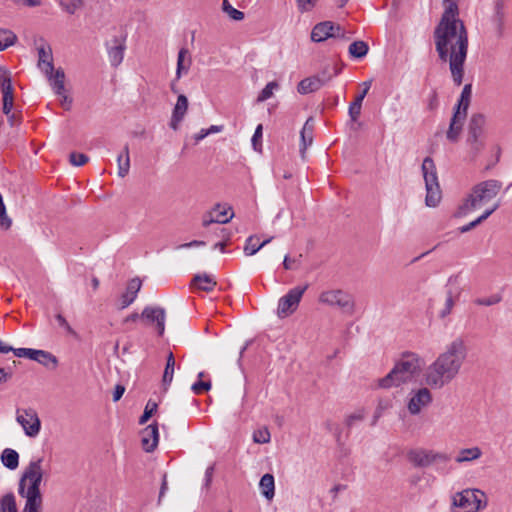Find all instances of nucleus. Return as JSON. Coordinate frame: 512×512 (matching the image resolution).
<instances>
[{
  "label": "nucleus",
  "mask_w": 512,
  "mask_h": 512,
  "mask_svg": "<svg viewBox=\"0 0 512 512\" xmlns=\"http://www.w3.org/2000/svg\"><path fill=\"white\" fill-rule=\"evenodd\" d=\"M480 136H471L468 137V143L470 145V154L472 158H475L479 152L483 148V143L479 139Z\"/></svg>",
  "instance_id": "47"
},
{
  "label": "nucleus",
  "mask_w": 512,
  "mask_h": 512,
  "mask_svg": "<svg viewBox=\"0 0 512 512\" xmlns=\"http://www.w3.org/2000/svg\"><path fill=\"white\" fill-rule=\"evenodd\" d=\"M442 456L431 450L415 449L408 453L409 461L418 467H427L441 459Z\"/></svg>",
  "instance_id": "17"
},
{
  "label": "nucleus",
  "mask_w": 512,
  "mask_h": 512,
  "mask_svg": "<svg viewBox=\"0 0 512 512\" xmlns=\"http://www.w3.org/2000/svg\"><path fill=\"white\" fill-rule=\"evenodd\" d=\"M18 3L20 5L28 6V7H35L40 5L39 0H18Z\"/></svg>",
  "instance_id": "63"
},
{
  "label": "nucleus",
  "mask_w": 512,
  "mask_h": 512,
  "mask_svg": "<svg viewBox=\"0 0 512 512\" xmlns=\"http://www.w3.org/2000/svg\"><path fill=\"white\" fill-rule=\"evenodd\" d=\"M261 494L267 499L272 500L275 495V481L272 474H264L259 482Z\"/></svg>",
  "instance_id": "26"
},
{
  "label": "nucleus",
  "mask_w": 512,
  "mask_h": 512,
  "mask_svg": "<svg viewBox=\"0 0 512 512\" xmlns=\"http://www.w3.org/2000/svg\"><path fill=\"white\" fill-rule=\"evenodd\" d=\"M32 360L40 363L41 365L48 368H56L58 365V359L52 353L44 350L35 349Z\"/></svg>",
  "instance_id": "27"
},
{
  "label": "nucleus",
  "mask_w": 512,
  "mask_h": 512,
  "mask_svg": "<svg viewBox=\"0 0 512 512\" xmlns=\"http://www.w3.org/2000/svg\"><path fill=\"white\" fill-rule=\"evenodd\" d=\"M0 89L3 96V112L5 115H9L13 109L14 90L10 73L4 67H0Z\"/></svg>",
  "instance_id": "12"
},
{
  "label": "nucleus",
  "mask_w": 512,
  "mask_h": 512,
  "mask_svg": "<svg viewBox=\"0 0 512 512\" xmlns=\"http://www.w3.org/2000/svg\"><path fill=\"white\" fill-rule=\"evenodd\" d=\"M206 245V242L201 240H193L188 243L180 244L175 247L176 250L186 249V248H194V247H203Z\"/></svg>",
  "instance_id": "55"
},
{
  "label": "nucleus",
  "mask_w": 512,
  "mask_h": 512,
  "mask_svg": "<svg viewBox=\"0 0 512 512\" xmlns=\"http://www.w3.org/2000/svg\"><path fill=\"white\" fill-rule=\"evenodd\" d=\"M438 106V98L435 92L431 93L428 100V108L434 110Z\"/></svg>",
  "instance_id": "61"
},
{
  "label": "nucleus",
  "mask_w": 512,
  "mask_h": 512,
  "mask_svg": "<svg viewBox=\"0 0 512 512\" xmlns=\"http://www.w3.org/2000/svg\"><path fill=\"white\" fill-rule=\"evenodd\" d=\"M223 11L233 20L240 21L244 18V13L234 8L228 0L222 3Z\"/></svg>",
  "instance_id": "45"
},
{
  "label": "nucleus",
  "mask_w": 512,
  "mask_h": 512,
  "mask_svg": "<svg viewBox=\"0 0 512 512\" xmlns=\"http://www.w3.org/2000/svg\"><path fill=\"white\" fill-rule=\"evenodd\" d=\"M262 138V125L259 124L252 137V144L255 150H257V143Z\"/></svg>",
  "instance_id": "58"
},
{
  "label": "nucleus",
  "mask_w": 512,
  "mask_h": 512,
  "mask_svg": "<svg viewBox=\"0 0 512 512\" xmlns=\"http://www.w3.org/2000/svg\"><path fill=\"white\" fill-rule=\"evenodd\" d=\"M368 45L364 41H355L349 46V53L355 58H363L368 53Z\"/></svg>",
  "instance_id": "39"
},
{
  "label": "nucleus",
  "mask_w": 512,
  "mask_h": 512,
  "mask_svg": "<svg viewBox=\"0 0 512 512\" xmlns=\"http://www.w3.org/2000/svg\"><path fill=\"white\" fill-rule=\"evenodd\" d=\"M174 368H175V359L173 356V353L170 352L167 357V363L163 374V383L164 385H170V383L173 380V374H174Z\"/></svg>",
  "instance_id": "40"
},
{
  "label": "nucleus",
  "mask_w": 512,
  "mask_h": 512,
  "mask_svg": "<svg viewBox=\"0 0 512 512\" xmlns=\"http://www.w3.org/2000/svg\"><path fill=\"white\" fill-rule=\"evenodd\" d=\"M499 207V203H495L490 209H487L481 216H479L476 220L462 226L459 228L461 233H466L476 227L478 224L486 220L494 211H496Z\"/></svg>",
  "instance_id": "34"
},
{
  "label": "nucleus",
  "mask_w": 512,
  "mask_h": 512,
  "mask_svg": "<svg viewBox=\"0 0 512 512\" xmlns=\"http://www.w3.org/2000/svg\"><path fill=\"white\" fill-rule=\"evenodd\" d=\"M431 388L427 385L412 389L407 398V410L411 415H418L428 408L433 401Z\"/></svg>",
  "instance_id": "8"
},
{
  "label": "nucleus",
  "mask_w": 512,
  "mask_h": 512,
  "mask_svg": "<svg viewBox=\"0 0 512 512\" xmlns=\"http://www.w3.org/2000/svg\"><path fill=\"white\" fill-rule=\"evenodd\" d=\"M15 40L16 35L12 31L0 29V51L13 45Z\"/></svg>",
  "instance_id": "43"
},
{
  "label": "nucleus",
  "mask_w": 512,
  "mask_h": 512,
  "mask_svg": "<svg viewBox=\"0 0 512 512\" xmlns=\"http://www.w3.org/2000/svg\"><path fill=\"white\" fill-rule=\"evenodd\" d=\"M434 42L440 59L449 61L453 80L460 85L468 50V34L464 23L458 17L457 5L450 4L444 10L434 31Z\"/></svg>",
  "instance_id": "1"
},
{
  "label": "nucleus",
  "mask_w": 512,
  "mask_h": 512,
  "mask_svg": "<svg viewBox=\"0 0 512 512\" xmlns=\"http://www.w3.org/2000/svg\"><path fill=\"white\" fill-rule=\"evenodd\" d=\"M124 392H125V387L122 385H117L113 392V401L114 402L119 401L121 399V397L123 396Z\"/></svg>",
  "instance_id": "60"
},
{
  "label": "nucleus",
  "mask_w": 512,
  "mask_h": 512,
  "mask_svg": "<svg viewBox=\"0 0 512 512\" xmlns=\"http://www.w3.org/2000/svg\"><path fill=\"white\" fill-rule=\"evenodd\" d=\"M253 442L256 444H267L271 440V434L267 427H262L253 432Z\"/></svg>",
  "instance_id": "42"
},
{
  "label": "nucleus",
  "mask_w": 512,
  "mask_h": 512,
  "mask_svg": "<svg viewBox=\"0 0 512 512\" xmlns=\"http://www.w3.org/2000/svg\"><path fill=\"white\" fill-rule=\"evenodd\" d=\"M425 183V205L430 208L437 207L442 199V191L439 184L436 165L432 158L426 157L421 166Z\"/></svg>",
  "instance_id": "5"
},
{
  "label": "nucleus",
  "mask_w": 512,
  "mask_h": 512,
  "mask_svg": "<svg viewBox=\"0 0 512 512\" xmlns=\"http://www.w3.org/2000/svg\"><path fill=\"white\" fill-rule=\"evenodd\" d=\"M188 55V50L182 48L177 57V68H176V80H179L183 74H187L191 65V59L186 56Z\"/></svg>",
  "instance_id": "29"
},
{
  "label": "nucleus",
  "mask_w": 512,
  "mask_h": 512,
  "mask_svg": "<svg viewBox=\"0 0 512 512\" xmlns=\"http://www.w3.org/2000/svg\"><path fill=\"white\" fill-rule=\"evenodd\" d=\"M223 129H224L223 125H212L208 129H206V131H207V134L210 135V134L220 133L223 131Z\"/></svg>",
  "instance_id": "64"
},
{
  "label": "nucleus",
  "mask_w": 512,
  "mask_h": 512,
  "mask_svg": "<svg viewBox=\"0 0 512 512\" xmlns=\"http://www.w3.org/2000/svg\"><path fill=\"white\" fill-rule=\"evenodd\" d=\"M371 85H372V80H368V81L363 82L361 84L362 91L356 96L355 100H357V101L362 103L364 98H365V96L369 92V90L371 88Z\"/></svg>",
  "instance_id": "54"
},
{
  "label": "nucleus",
  "mask_w": 512,
  "mask_h": 512,
  "mask_svg": "<svg viewBox=\"0 0 512 512\" xmlns=\"http://www.w3.org/2000/svg\"><path fill=\"white\" fill-rule=\"evenodd\" d=\"M156 410H157V403L149 400L145 406L144 413L141 416L139 423L145 424L149 420V418L155 413Z\"/></svg>",
  "instance_id": "48"
},
{
  "label": "nucleus",
  "mask_w": 512,
  "mask_h": 512,
  "mask_svg": "<svg viewBox=\"0 0 512 512\" xmlns=\"http://www.w3.org/2000/svg\"><path fill=\"white\" fill-rule=\"evenodd\" d=\"M2 464L10 470H15L19 465V454L11 448H6L1 454Z\"/></svg>",
  "instance_id": "31"
},
{
  "label": "nucleus",
  "mask_w": 512,
  "mask_h": 512,
  "mask_svg": "<svg viewBox=\"0 0 512 512\" xmlns=\"http://www.w3.org/2000/svg\"><path fill=\"white\" fill-rule=\"evenodd\" d=\"M193 283L199 289L207 292L212 291L216 286V281L211 275L208 274H198L194 276Z\"/></svg>",
  "instance_id": "33"
},
{
  "label": "nucleus",
  "mask_w": 512,
  "mask_h": 512,
  "mask_svg": "<svg viewBox=\"0 0 512 512\" xmlns=\"http://www.w3.org/2000/svg\"><path fill=\"white\" fill-rule=\"evenodd\" d=\"M297 262L296 259H291L289 256H285L283 260V266L286 270L294 268V264Z\"/></svg>",
  "instance_id": "62"
},
{
  "label": "nucleus",
  "mask_w": 512,
  "mask_h": 512,
  "mask_svg": "<svg viewBox=\"0 0 512 512\" xmlns=\"http://www.w3.org/2000/svg\"><path fill=\"white\" fill-rule=\"evenodd\" d=\"M466 119V113L465 111H456L453 114V117L450 122L449 129L447 131V138L448 140L455 142L458 140L459 135L462 131V126L464 124V121Z\"/></svg>",
  "instance_id": "23"
},
{
  "label": "nucleus",
  "mask_w": 512,
  "mask_h": 512,
  "mask_svg": "<svg viewBox=\"0 0 512 512\" xmlns=\"http://www.w3.org/2000/svg\"><path fill=\"white\" fill-rule=\"evenodd\" d=\"M467 346L462 338H455L425 369L423 380L431 389L440 390L460 373L467 358Z\"/></svg>",
  "instance_id": "2"
},
{
  "label": "nucleus",
  "mask_w": 512,
  "mask_h": 512,
  "mask_svg": "<svg viewBox=\"0 0 512 512\" xmlns=\"http://www.w3.org/2000/svg\"><path fill=\"white\" fill-rule=\"evenodd\" d=\"M55 94H64L65 73L62 68L53 69L51 73L44 74Z\"/></svg>",
  "instance_id": "24"
},
{
  "label": "nucleus",
  "mask_w": 512,
  "mask_h": 512,
  "mask_svg": "<svg viewBox=\"0 0 512 512\" xmlns=\"http://www.w3.org/2000/svg\"><path fill=\"white\" fill-rule=\"evenodd\" d=\"M501 188L502 183L495 179H489L475 185L464 204V209L466 211L480 209L495 198Z\"/></svg>",
  "instance_id": "6"
},
{
  "label": "nucleus",
  "mask_w": 512,
  "mask_h": 512,
  "mask_svg": "<svg viewBox=\"0 0 512 512\" xmlns=\"http://www.w3.org/2000/svg\"><path fill=\"white\" fill-rule=\"evenodd\" d=\"M459 294V291L447 290L444 307L439 312L440 318H446L452 312Z\"/></svg>",
  "instance_id": "32"
},
{
  "label": "nucleus",
  "mask_w": 512,
  "mask_h": 512,
  "mask_svg": "<svg viewBox=\"0 0 512 512\" xmlns=\"http://www.w3.org/2000/svg\"><path fill=\"white\" fill-rule=\"evenodd\" d=\"M211 388L210 381H198L191 386V390L195 394H202L203 392L209 391Z\"/></svg>",
  "instance_id": "50"
},
{
  "label": "nucleus",
  "mask_w": 512,
  "mask_h": 512,
  "mask_svg": "<svg viewBox=\"0 0 512 512\" xmlns=\"http://www.w3.org/2000/svg\"><path fill=\"white\" fill-rule=\"evenodd\" d=\"M422 358L412 352H406L396 361L392 370L378 380V386L384 389L399 387L414 381L420 374Z\"/></svg>",
  "instance_id": "4"
},
{
  "label": "nucleus",
  "mask_w": 512,
  "mask_h": 512,
  "mask_svg": "<svg viewBox=\"0 0 512 512\" xmlns=\"http://www.w3.org/2000/svg\"><path fill=\"white\" fill-rule=\"evenodd\" d=\"M141 318L145 319L150 324H155L158 334L163 335L165 331V310L160 307L147 306L141 314Z\"/></svg>",
  "instance_id": "16"
},
{
  "label": "nucleus",
  "mask_w": 512,
  "mask_h": 512,
  "mask_svg": "<svg viewBox=\"0 0 512 512\" xmlns=\"http://www.w3.org/2000/svg\"><path fill=\"white\" fill-rule=\"evenodd\" d=\"M392 407V402L390 399H379L377 402V406L374 411V423L378 421L380 417L384 415L386 411H388Z\"/></svg>",
  "instance_id": "44"
},
{
  "label": "nucleus",
  "mask_w": 512,
  "mask_h": 512,
  "mask_svg": "<svg viewBox=\"0 0 512 512\" xmlns=\"http://www.w3.org/2000/svg\"><path fill=\"white\" fill-rule=\"evenodd\" d=\"M88 162V157L82 153L73 152L70 154V163L74 166H82Z\"/></svg>",
  "instance_id": "51"
},
{
  "label": "nucleus",
  "mask_w": 512,
  "mask_h": 512,
  "mask_svg": "<svg viewBox=\"0 0 512 512\" xmlns=\"http://www.w3.org/2000/svg\"><path fill=\"white\" fill-rule=\"evenodd\" d=\"M471 95H472V86L470 84H467L464 86V88L461 92V96L458 101L456 111H459V110L465 111V113L467 114V109L470 104Z\"/></svg>",
  "instance_id": "36"
},
{
  "label": "nucleus",
  "mask_w": 512,
  "mask_h": 512,
  "mask_svg": "<svg viewBox=\"0 0 512 512\" xmlns=\"http://www.w3.org/2000/svg\"><path fill=\"white\" fill-rule=\"evenodd\" d=\"M59 98H60V101H61V105L65 108V109H69L70 108V105L72 103V100L71 98L67 95V91L66 89L64 90V94H56Z\"/></svg>",
  "instance_id": "59"
},
{
  "label": "nucleus",
  "mask_w": 512,
  "mask_h": 512,
  "mask_svg": "<svg viewBox=\"0 0 512 512\" xmlns=\"http://www.w3.org/2000/svg\"><path fill=\"white\" fill-rule=\"evenodd\" d=\"M13 353L17 356V357H25V358H28V359H31L33 358L34 356V352H35V349H31V348H18V349H13L12 350Z\"/></svg>",
  "instance_id": "53"
},
{
  "label": "nucleus",
  "mask_w": 512,
  "mask_h": 512,
  "mask_svg": "<svg viewBox=\"0 0 512 512\" xmlns=\"http://www.w3.org/2000/svg\"><path fill=\"white\" fill-rule=\"evenodd\" d=\"M125 43L122 37H116L113 40V45L108 49L109 61L112 66H119L124 58Z\"/></svg>",
  "instance_id": "25"
},
{
  "label": "nucleus",
  "mask_w": 512,
  "mask_h": 512,
  "mask_svg": "<svg viewBox=\"0 0 512 512\" xmlns=\"http://www.w3.org/2000/svg\"><path fill=\"white\" fill-rule=\"evenodd\" d=\"M502 296L500 294H493L489 297L476 298L474 303L478 306H493L500 303Z\"/></svg>",
  "instance_id": "46"
},
{
  "label": "nucleus",
  "mask_w": 512,
  "mask_h": 512,
  "mask_svg": "<svg viewBox=\"0 0 512 512\" xmlns=\"http://www.w3.org/2000/svg\"><path fill=\"white\" fill-rule=\"evenodd\" d=\"M0 512H18L16 498L12 493H8L1 498Z\"/></svg>",
  "instance_id": "37"
},
{
  "label": "nucleus",
  "mask_w": 512,
  "mask_h": 512,
  "mask_svg": "<svg viewBox=\"0 0 512 512\" xmlns=\"http://www.w3.org/2000/svg\"><path fill=\"white\" fill-rule=\"evenodd\" d=\"M16 421L22 427L27 437L35 438L41 430V421L33 408L16 410Z\"/></svg>",
  "instance_id": "9"
},
{
  "label": "nucleus",
  "mask_w": 512,
  "mask_h": 512,
  "mask_svg": "<svg viewBox=\"0 0 512 512\" xmlns=\"http://www.w3.org/2000/svg\"><path fill=\"white\" fill-rule=\"evenodd\" d=\"M298 9L301 12H308L312 10L317 4L318 0H296Z\"/></svg>",
  "instance_id": "52"
},
{
  "label": "nucleus",
  "mask_w": 512,
  "mask_h": 512,
  "mask_svg": "<svg viewBox=\"0 0 512 512\" xmlns=\"http://www.w3.org/2000/svg\"><path fill=\"white\" fill-rule=\"evenodd\" d=\"M362 103L355 100L349 105L348 113L352 121H356L360 116Z\"/></svg>",
  "instance_id": "49"
},
{
  "label": "nucleus",
  "mask_w": 512,
  "mask_h": 512,
  "mask_svg": "<svg viewBox=\"0 0 512 512\" xmlns=\"http://www.w3.org/2000/svg\"><path fill=\"white\" fill-rule=\"evenodd\" d=\"M331 79L332 76L323 71L321 75H316L301 80L297 86V91L303 95L315 92Z\"/></svg>",
  "instance_id": "15"
},
{
  "label": "nucleus",
  "mask_w": 512,
  "mask_h": 512,
  "mask_svg": "<svg viewBox=\"0 0 512 512\" xmlns=\"http://www.w3.org/2000/svg\"><path fill=\"white\" fill-rule=\"evenodd\" d=\"M214 468L212 466L208 467L205 471L204 480H203V488L208 489L212 482Z\"/></svg>",
  "instance_id": "57"
},
{
  "label": "nucleus",
  "mask_w": 512,
  "mask_h": 512,
  "mask_svg": "<svg viewBox=\"0 0 512 512\" xmlns=\"http://www.w3.org/2000/svg\"><path fill=\"white\" fill-rule=\"evenodd\" d=\"M261 248H263V244L259 242V238L256 235L250 236L247 238L244 253L247 256L255 255Z\"/></svg>",
  "instance_id": "38"
},
{
  "label": "nucleus",
  "mask_w": 512,
  "mask_h": 512,
  "mask_svg": "<svg viewBox=\"0 0 512 512\" xmlns=\"http://www.w3.org/2000/svg\"><path fill=\"white\" fill-rule=\"evenodd\" d=\"M454 512H479L487 506L486 495L479 489H464L452 497Z\"/></svg>",
  "instance_id": "7"
},
{
  "label": "nucleus",
  "mask_w": 512,
  "mask_h": 512,
  "mask_svg": "<svg viewBox=\"0 0 512 512\" xmlns=\"http://www.w3.org/2000/svg\"><path fill=\"white\" fill-rule=\"evenodd\" d=\"M319 302L328 306H337L346 313L353 311L352 297L342 290L323 291L319 296Z\"/></svg>",
  "instance_id": "10"
},
{
  "label": "nucleus",
  "mask_w": 512,
  "mask_h": 512,
  "mask_svg": "<svg viewBox=\"0 0 512 512\" xmlns=\"http://www.w3.org/2000/svg\"><path fill=\"white\" fill-rule=\"evenodd\" d=\"M485 124V117L481 114H475L471 117L469 124V135L480 136L483 126Z\"/></svg>",
  "instance_id": "35"
},
{
  "label": "nucleus",
  "mask_w": 512,
  "mask_h": 512,
  "mask_svg": "<svg viewBox=\"0 0 512 512\" xmlns=\"http://www.w3.org/2000/svg\"><path fill=\"white\" fill-rule=\"evenodd\" d=\"M38 52V63L39 70L45 73H51L54 69L52 49L47 44H41L37 48Z\"/></svg>",
  "instance_id": "20"
},
{
  "label": "nucleus",
  "mask_w": 512,
  "mask_h": 512,
  "mask_svg": "<svg viewBox=\"0 0 512 512\" xmlns=\"http://www.w3.org/2000/svg\"><path fill=\"white\" fill-rule=\"evenodd\" d=\"M341 36H343L341 28L330 21L318 23L311 32L313 42H323L328 38Z\"/></svg>",
  "instance_id": "14"
},
{
  "label": "nucleus",
  "mask_w": 512,
  "mask_h": 512,
  "mask_svg": "<svg viewBox=\"0 0 512 512\" xmlns=\"http://www.w3.org/2000/svg\"><path fill=\"white\" fill-rule=\"evenodd\" d=\"M56 321H57L58 325L61 326L62 328H64L68 333L74 334L72 327L69 325V323L67 322V320L64 318L63 315H61V314L56 315Z\"/></svg>",
  "instance_id": "56"
},
{
  "label": "nucleus",
  "mask_w": 512,
  "mask_h": 512,
  "mask_svg": "<svg viewBox=\"0 0 512 512\" xmlns=\"http://www.w3.org/2000/svg\"><path fill=\"white\" fill-rule=\"evenodd\" d=\"M159 431L156 424L148 425L141 432V442L143 449L147 452H152L158 444Z\"/></svg>",
  "instance_id": "21"
},
{
  "label": "nucleus",
  "mask_w": 512,
  "mask_h": 512,
  "mask_svg": "<svg viewBox=\"0 0 512 512\" xmlns=\"http://www.w3.org/2000/svg\"><path fill=\"white\" fill-rule=\"evenodd\" d=\"M188 98L184 94H180L177 97V101L174 105V108L172 110L171 120H170V127L173 130H177L180 123L184 119L187 110H188Z\"/></svg>",
  "instance_id": "18"
},
{
  "label": "nucleus",
  "mask_w": 512,
  "mask_h": 512,
  "mask_svg": "<svg viewBox=\"0 0 512 512\" xmlns=\"http://www.w3.org/2000/svg\"><path fill=\"white\" fill-rule=\"evenodd\" d=\"M118 176L124 178L130 169L129 147L125 145L123 151L117 157Z\"/></svg>",
  "instance_id": "30"
},
{
  "label": "nucleus",
  "mask_w": 512,
  "mask_h": 512,
  "mask_svg": "<svg viewBox=\"0 0 512 512\" xmlns=\"http://www.w3.org/2000/svg\"><path fill=\"white\" fill-rule=\"evenodd\" d=\"M313 128H314V125H313L312 119H308L305 122V124L300 132V137H301L300 151L302 154L313 142Z\"/></svg>",
  "instance_id": "28"
},
{
  "label": "nucleus",
  "mask_w": 512,
  "mask_h": 512,
  "mask_svg": "<svg viewBox=\"0 0 512 512\" xmlns=\"http://www.w3.org/2000/svg\"><path fill=\"white\" fill-rule=\"evenodd\" d=\"M233 216L234 213L230 207H225L218 204L203 215L202 226L208 227L213 223L225 224L229 222Z\"/></svg>",
  "instance_id": "13"
},
{
  "label": "nucleus",
  "mask_w": 512,
  "mask_h": 512,
  "mask_svg": "<svg viewBox=\"0 0 512 512\" xmlns=\"http://www.w3.org/2000/svg\"><path fill=\"white\" fill-rule=\"evenodd\" d=\"M279 89V84L276 81L269 82L259 93L257 97V102H264L271 98L274 94V91Z\"/></svg>",
  "instance_id": "41"
},
{
  "label": "nucleus",
  "mask_w": 512,
  "mask_h": 512,
  "mask_svg": "<svg viewBox=\"0 0 512 512\" xmlns=\"http://www.w3.org/2000/svg\"><path fill=\"white\" fill-rule=\"evenodd\" d=\"M483 455V451L478 446H472L468 448H461L458 450L455 456V462L457 464L473 463L479 460Z\"/></svg>",
  "instance_id": "22"
},
{
  "label": "nucleus",
  "mask_w": 512,
  "mask_h": 512,
  "mask_svg": "<svg viewBox=\"0 0 512 512\" xmlns=\"http://www.w3.org/2000/svg\"><path fill=\"white\" fill-rule=\"evenodd\" d=\"M307 287L308 285L294 287L279 299L277 307L279 317H286L296 310Z\"/></svg>",
  "instance_id": "11"
},
{
  "label": "nucleus",
  "mask_w": 512,
  "mask_h": 512,
  "mask_svg": "<svg viewBox=\"0 0 512 512\" xmlns=\"http://www.w3.org/2000/svg\"><path fill=\"white\" fill-rule=\"evenodd\" d=\"M43 457L32 458L19 480L18 494L25 500L22 512H42L43 495L40 489L45 476Z\"/></svg>",
  "instance_id": "3"
},
{
  "label": "nucleus",
  "mask_w": 512,
  "mask_h": 512,
  "mask_svg": "<svg viewBox=\"0 0 512 512\" xmlns=\"http://www.w3.org/2000/svg\"><path fill=\"white\" fill-rule=\"evenodd\" d=\"M141 286L142 282L139 278H133L128 282L125 292L119 298L120 309H125L134 302Z\"/></svg>",
  "instance_id": "19"
}]
</instances>
